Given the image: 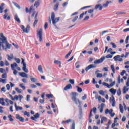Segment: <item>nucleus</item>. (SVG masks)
<instances>
[{
	"label": "nucleus",
	"mask_w": 129,
	"mask_h": 129,
	"mask_svg": "<svg viewBox=\"0 0 129 129\" xmlns=\"http://www.w3.org/2000/svg\"><path fill=\"white\" fill-rule=\"evenodd\" d=\"M18 65L17 64L16 62L11 64V69L12 70H14V69H16L15 68V67H18Z\"/></svg>",
	"instance_id": "obj_20"
},
{
	"label": "nucleus",
	"mask_w": 129,
	"mask_h": 129,
	"mask_svg": "<svg viewBox=\"0 0 129 129\" xmlns=\"http://www.w3.org/2000/svg\"><path fill=\"white\" fill-rule=\"evenodd\" d=\"M119 58H120V55H116L113 57V59L114 60V61H117L118 59H119Z\"/></svg>",
	"instance_id": "obj_30"
},
{
	"label": "nucleus",
	"mask_w": 129,
	"mask_h": 129,
	"mask_svg": "<svg viewBox=\"0 0 129 129\" xmlns=\"http://www.w3.org/2000/svg\"><path fill=\"white\" fill-rule=\"evenodd\" d=\"M38 23V19H35V21L33 23V26L35 27L36 25H37V23Z\"/></svg>",
	"instance_id": "obj_54"
},
{
	"label": "nucleus",
	"mask_w": 129,
	"mask_h": 129,
	"mask_svg": "<svg viewBox=\"0 0 129 129\" xmlns=\"http://www.w3.org/2000/svg\"><path fill=\"white\" fill-rule=\"evenodd\" d=\"M92 116V110L90 111V115L89 117V122L90 123L92 122V120L91 119V118Z\"/></svg>",
	"instance_id": "obj_22"
},
{
	"label": "nucleus",
	"mask_w": 129,
	"mask_h": 129,
	"mask_svg": "<svg viewBox=\"0 0 129 129\" xmlns=\"http://www.w3.org/2000/svg\"><path fill=\"white\" fill-rule=\"evenodd\" d=\"M119 109L120 110V112H121V113H123V106H122V105L121 104H119Z\"/></svg>",
	"instance_id": "obj_19"
},
{
	"label": "nucleus",
	"mask_w": 129,
	"mask_h": 129,
	"mask_svg": "<svg viewBox=\"0 0 129 129\" xmlns=\"http://www.w3.org/2000/svg\"><path fill=\"white\" fill-rule=\"evenodd\" d=\"M30 97H31V95H27L26 96V100L27 101H30Z\"/></svg>",
	"instance_id": "obj_53"
},
{
	"label": "nucleus",
	"mask_w": 129,
	"mask_h": 129,
	"mask_svg": "<svg viewBox=\"0 0 129 129\" xmlns=\"http://www.w3.org/2000/svg\"><path fill=\"white\" fill-rule=\"evenodd\" d=\"M18 97L19 98L20 102L22 101V99L24 98V97L22 95H19Z\"/></svg>",
	"instance_id": "obj_50"
},
{
	"label": "nucleus",
	"mask_w": 129,
	"mask_h": 129,
	"mask_svg": "<svg viewBox=\"0 0 129 129\" xmlns=\"http://www.w3.org/2000/svg\"><path fill=\"white\" fill-rule=\"evenodd\" d=\"M128 91V88L126 87V86H124L123 89V94H125L126 93V92Z\"/></svg>",
	"instance_id": "obj_25"
},
{
	"label": "nucleus",
	"mask_w": 129,
	"mask_h": 129,
	"mask_svg": "<svg viewBox=\"0 0 129 129\" xmlns=\"http://www.w3.org/2000/svg\"><path fill=\"white\" fill-rule=\"evenodd\" d=\"M51 21L52 22V24L55 27H56V23H58L59 22V20H60V18H55V14L54 13H52L51 14Z\"/></svg>",
	"instance_id": "obj_2"
},
{
	"label": "nucleus",
	"mask_w": 129,
	"mask_h": 129,
	"mask_svg": "<svg viewBox=\"0 0 129 129\" xmlns=\"http://www.w3.org/2000/svg\"><path fill=\"white\" fill-rule=\"evenodd\" d=\"M59 6V3H56V4L54 7V10L57 11L58 10V7Z\"/></svg>",
	"instance_id": "obj_36"
},
{
	"label": "nucleus",
	"mask_w": 129,
	"mask_h": 129,
	"mask_svg": "<svg viewBox=\"0 0 129 129\" xmlns=\"http://www.w3.org/2000/svg\"><path fill=\"white\" fill-rule=\"evenodd\" d=\"M102 85H103L104 86H106V87H107V88H110L109 85L106 83L103 82Z\"/></svg>",
	"instance_id": "obj_31"
},
{
	"label": "nucleus",
	"mask_w": 129,
	"mask_h": 129,
	"mask_svg": "<svg viewBox=\"0 0 129 129\" xmlns=\"http://www.w3.org/2000/svg\"><path fill=\"white\" fill-rule=\"evenodd\" d=\"M97 78H101V77H102V74L100 73H97Z\"/></svg>",
	"instance_id": "obj_48"
},
{
	"label": "nucleus",
	"mask_w": 129,
	"mask_h": 129,
	"mask_svg": "<svg viewBox=\"0 0 129 129\" xmlns=\"http://www.w3.org/2000/svg\"><path fill=\"white\" fill-rule=\"evenodd\" d=\"M34 116L35 118H39L40 117V114L37 113L35 115H34Z\"/></svg>",
	"instance_id": "obj_45"
},
{
	"label": "nucleus",
	"mask_w": 129,
	"mask_h": 129,
	"mask_svg": "<svg viewBox=\"0 0 129 129\" xmlns=\"http://www.w3.org/2000/svg\"><path fill=\"white\" fill-rule=\"evenodd\" d=\"M78 19V16H76L74 19L73 20V23H74L75 22H76V21H77V20Z\"/></svg>",
	"instance_id": "obj_60"
},
{
	"label": "nucleus",
	"mask_w": 129,
	"mask_h": 129,
	"mask_svg": "<svg viewBox=\"0 0 129 129\" xmlns=\"http://www.w3.org/2000/svg\"><path fill=\"white\" fill-rule=\"evenodd\" d=\"M19 86H20L21 88H22L23 90H25L26 89V87L24 86V84H20L19 85Z\"/></svg>",
	"instance_id": "obj_37"
},
{
	"label": "nucleus",
	"mask_w": 129,
	"mask_h": 129,
	"mask_svg": "<svg viewBox=\"0 0 129 129\" xmlns=\"http://www.w3.org/2000/svg\"><path fill=\"white\" fill-rule=\"evenodd\" d=\"M109 67H105L102 69V71H104V72H108V69Z\"/></svg>",
	"instance_id": "obj_32"
},
{
	"label": "nucleus",
	"mask_w": 129,
	"mask_h": 129,
	"mask_svg": "<svg viewBox=\"0 0 129 129\" xmlns=\"http://www.w3.org/2000/svg\"><path fill=\"white\" fill-rule=\"evenodd\" d=\"M19 75L23 77V78H28V75L25 73H20Z\"/></svg>",
	"instance_id": "obj_13"
},
{
	"label": "nucleus",
	"mask_w": 129,
	"mask_h": 129,
	"mask_svg": "<svg viewBox=\"0 0 129 129\" xmlns=\"http://www.w3.org/2000/svg\"><path fill=\"white\" fill-rule=\"evenodd\" d=\"M112 100H111V98H110V102H112V106L113 107H114L115 106V99H114V97L112 96Z\"/></svg>",
	"instance_id": "obj_10"
},
{
	"label": "nucleus",
	"mask_w": 129,
	"mask_h": 129,
	"mask_svg": "<svg viewBox=\"0 0 129 129\" xmlns=\"http://www.w3.org/2000/svg\"><path fill=\"white\" fill-rule=\"evenodd\" d=\"M15 107L16 111H19V110H23V107L18 106V105H17V103L15 104Z\"/></svg>",
	"instance_id": "obj_12"
},
{
	"label": "nucleus",
	"mask_w": 129,
	"mask_h": 129,
	"mask_svg": "<svg viewBox=\"0 0 129 129\" xmlns=\"http://www.w3.org/2000/svg\"><path fill=\"white\" fill-rule=\"evenodd\" d=\"M4 19L5 20H7V21H10L11 17L9 16V14L8 13H6L4 16Z\"/></svg>",
	"instance_id": "obj_15"
},
{
	"label": "nucleus",
	"mask_w": 129,
	"mask_h": 129,
	"mask_svg": "<svg viewBox=\"0 0 129 129\" xmlns=\"http://www.w3.org/2000/svg\"><path fill=\"white\" fill-rule=\"evenodd\" d=\"M71 88H72V85H71V84H69L64 88V90H68L71 89Z\"/></svg>",
	"instance_id": "obj_18"
},
{
	"label": "nucleus",
	"mask_w": 129,
	"mask_h": 129,
	"mask_svg": "<svg viewBox=\"0 0 129 129\" xmlns=\"http://www.w3.org/2000/svg\"><path fill=\"white\" fill-rule=\"evenodd\" d=\"M21 28L24 33L28 34V33L30 32V26L29 25H27L26 28H25V26L24 25H21Z\"/></svg>",
	"instance_id": "obj_7"
},
{
	"label": "nucleus",
	"mask_w": 129,
	"mask_h": 129,
	"mask_svg": "<svg viewBox=\"0 0 129 129\" xmlns=\"http://www.w3.org/2000/svg\"><path fill=\"white\" fill-rule=\"evenodd\" d=\"M32 11H33L34 12H35V9H34V6L33 5H31L30 8V11H29L30 14H31V12H32Z\"/></svg>",
	"instance_id": "obj_34"
},
{
	"label": "nucleus",
	"mask_w": 129,
	"mask_h": 129,
	"mask_svg": "<svg viewBox=\"0 0 129 129\" xmlns=\"http://www.w3.org/2000/svg\"><path fill=\"white\" fill-rule=\"evenodd\" d=\"M40 3L41 0H37L34 3V7H35L36 8H38L40 6Z\"/></svg>",
	"instance_id": "obj_11"
},
{
	"label": "nucleus",
	"mask_w": 129,
	"mask_h": 129,
	"mask_svg": "<svg viewBox=\"0 0 129 129\" xmlns=\"http://www.w3.org/2000/svg\"><path fill=\"white\" fill-rule=\"evenodd\" d=\"M109 4V2L107 1L106 4L103 5V8H107L108 7V4Z\"/></svg>",
	"instance_id": "obj_35"
},
{
	"label": "nucleus",
	"mask_w": 129,
	"mask_h": 129,
	"mask_svg": "<svg viewBox=\"0 0 129 129\" xmlns=\"http://www.w3.org/2000/svg\"><path fill=\"white\" fill-rule=\"evenodd\" d=\"M54 64H61V61L59 60H54Z\"/></svg>",
	"instance_id": "obj_61"
},
{
	"label": "nucleus",
	"mask_w": 129,
	"mask_h": 129,
	"mask_svg": "<svg viewBox=\"0 0 129 129\" xmlns=\"http://www.w3.org/2000/svg\"><path fill=\"white\" fill-rule=\"evenodd\" d=\"M7 56L9 61H12V59H14V55H13V53L10 54V55L8 54L7 55Z\"/></svg>",
	"instance_id": "obj_17"
},
{
	"label": "nucleus",
	"mask_w": 129,
	"mask_h": 129,
	"mask_svg": "<svg viewBox=\"0 0 129 129\" xmlns=\"http://www.w3.org/2000/svg\"><path fill=\"white\" fill-rule=\"evenodd\" d=\"M46 97H47V98H52V97H53V95L51 94H46Z\"/></svg>",
	"instance_id": "obj_42"
},
{
	"label": "nucleus",
	"mask_w": 129,
	"mask_h": 129,
	"mask_svg": "<svg viewBox=\"0 0 129 129\" xmlns=\"http://www.w3.org/2000/svg\"><path fill=\"white\" fill-rule=\"evenodd\" d=\"M4 7H5V4L2 3L1 4V6H0V13L1 14H2L3 13V11H4V9H5V8Z\"/></svg>",
	"instance_id": "obj_21"
},
{
	"label": "nucleus",
	"mask_w": 129,
	"mask_h": 129,
	"mask_svg": "<svg viewBox=\"0 0 129 129\" xmlns=\"http://www.w3.org/2000/svg\"><path fill=\"white\" fill-rule=\"evenodd\" d=\"M110 45H112V48H114V49L115 48H116V45H115V43H113V42H111V43H110Z\"/></svg>",
	"instance_id": "obj_43"
},
{
	"label": "nucleus",
	"mask_w": 129,
	"mask_h": 129,
	"mask_svg": "<svg viewBox=\"0 0 129 129\" xmlns=\"http://www.w3.org/2000/svg\"><path fill=\"white\" fill-rule=\"evenodd\" d=\"M15 90L17 91V92H18V93L19 94H21L22 92H23V90H22V89H19V88H16Z\"/></svg>",
	"instance_id": "obj_29"
},
{
	"label": "nucleus",
	"mask_w": 129,
	"mask_h": 129,
	"mask_svg": "<svg viewBox=\"0 0 129 129\" xmlns=\"http://www.w3.org/2000/svg\"><path fill=\"white\" fill-rule=\"evenodd\" d=\"M14 60L16 61V62L18 63V64H20L21 63V59L20 58H14Z\"/></svg>",
	"instance_id": "obj_41"
},
{
	"label": "nucleus",
	"mask_w": 129,
	"mask_h": 129,
	"mask_svg": "<svg viewBox=\"0 0 129 129\" xmlns=\"http://www.w3.org/2000/svg\"><path fill=\"white\" fill-rule=\"evenodd\" d=\"M99 94H100V95H102L103 96H104V95H105V93H106V91H103V90H100L99 91Z\"/></svg>",
	"instance_id": "obj_24"
},
{
	"label": "nucleus",
	"mask_w": 129,
	"mask_h": 129,
	"mask_svg": "<svg viewBox=\"0 0 129 129\" xmlns=\"http://www.w3.org/2000/svg\"><path fill=\"white\" fill-rule=\"evenodd\" d=\"M106 120V117H103L101 119V123H103V121H105Z\"/></svg>",
	"instance_id": "obj_39"
},
{
	"label": "nucleus",
	"mask_w": 129,
	"mask_h": 129,
	"mask_svg": "<svg viewBox=\"0 0 129 129\" xmlns=\"http://www.w3.org/2000/svg\"><path fill=\"white\" fill-rule=\"evenodd\" d=\"M12 70L14 71L13 74H14V75H17V74H18V71H17L16 69H14Z\"/></svg>",
	"instance_id": "obj_58"
},
{
	"label": "nucleus",
	"mask_w": 129,
	"mask_h": 129,
	"mask_svg": "<svg viewBox=\"0 0 129 129\" xmlns=\"http://www.w3.org/2000/svg\"><path fill=\"white\" fill-rule=\"evenodd\" d=\"M38 71H39V72H40V73H43V68H42V66L41 65L38 66Z\"/></svg>",
	"instance_id": "obj_26"
},
{
	"label": "nucleus",
	"mask_w": 129,
	"mask_h": 129,
	"mask_svg": "<svg viewBox=\"0 0 129 129\" xmlns=\"http://www.w3.org/2000/svg\"><path fill=\"white\" fill-rule=\"evenodd\" d=\"M109 91L112 94V95H115V93H116V90L113 88L110 89Z\"/></svg>",
	"instance_id": "obj_16"
},
{
	"label": "nucleus",
	"mask_w": 129,
	"mask_h": 129,
	"mask_svg": "<svg viewBox=\"0 0 129 129\" xmlns=\"http://www.w3.org/2000/svg\"><path fill=\"white\" fill-rule=\"evenodd\" d=\"M6 72V70L3 68L0 69V73H5Z\"/></svg>",
	"instance_id": "obj_49"
},
{
	"label": "nucleus",
	"mask_w": 129,
	"mask_h": 129,
	"mask_svg": "<svg viewBox=\"0 0 129 129\" xmlns=\"http://www.w3.org/2000/svg\"><path fill=\"white\" fill-rule=\"evenodd\" d=\"M116 15H125V12H117Z\"/></svg>",
	"instance_id": "obj_51"
},
{
	"label": "nucleus",
	"mask_w": 129,
	"mask_h": 129,
	"mask_svg": "<svg viewBox=\"0 0 129 129\" xmlns=\"http://www.w3.org/2000/svg\"><path fill=\"white\" fill-rule=\"evenodd\" d=\"M104 60H105V57L102 56L100 59L95 60L94 63V64H99L102 63Z\"/></svg>",
	"instance_id": "obj_8"
},
{
	"label": "nucleus",
	"mask_w": 129,
	"mask_h": 129,
	"mask_svg": "<svg viewBox=\"0 0 129 129\" xmlns=\"http://www.w3.org/2000/svg\"><path fill=\"white\" fill-rule=\"evenodd\" d=\"M124 74H125V71L123 70L122 71V72L120 73V75H121V76H123L124 75Z\"/></svg>",
	"instance_id": "obj_59"
},
{
	"label": "nucleus",
	"mask_w": 129,
	"mask_h": 129,
	"mask_svg": "<svg viewBox=\"0 0 129 129\" xmlns=\"http://www.w3.org/2000/svg\"><path fill=\"white\" fill-rule=\"evenodd\" d=\"M16 119H18V120L20 121L21 122H24L25 121V118L23 117H21L19 114H16L15 115Z\"/></svg>",
	"instance_id": "obj_9"
},
{
	"label": "nucleus",
	"mask_w": 129,
	"mask_h": 129,
	"mask_svg": "<svg viewBox=\"0 0 129 129\" xmlns=\"http://www.w3.org/2000/svg\"><path fill=\"white\" fill-rule=\"evenodd\" d=\"M72 53V50H71V51L69 53H68L65 56V58H68V57H69V56H70L71 55V53Z\"/></svg>",
	"instance_id": "obj_52"
},
{
	"label": "nucleus",
	"mask_w": 129,
	"mask_h": 129,
	"mask_svg": "<svg viewBox=\"0 0 129 129\" xmlns=\"http://www.w3.org/2000/svg\"><path fill=\"white\" fill-rule=\"evenodd\" d=\"M72 99L76 104H81V102L79 100V99H77V97H76V94H73L72 95Z\"/></svg>",
	"instance_id": "obj_4"
},
{
	"label": "nucleus",
	"mask_w": 129,
	"mask_h": 129,
	"mask_svg": "<svg viewBox=\"0 0 129 129\" xmlns=\"http://www.w3.org/2000/svg\"><path fill=\"white\" fill-rule=\"evenodd\" d=\"M113 111L112 109H110V110L106 109L105 111V114H108L109 113L111 117H113L115 115V113L112 112Z\"/></svg>",
	"instance_id": "obj_6"
},
{
	"label": "nucleus",
	"mask_w": 129,
	"mask_h": 129,
	"mask_svg": "<svg viewBox=\"0 0 129 129\" xmlns=\"http://www.w3.org/2000/svg\"><path fill=\"white\" fill-rule=\"evenodd\" d=\"M2 78H7V74H4L2 75Z\"/></svg>",
	"instance_id": "obj_64"
},
{
	"label": "nucleus",
	"mask_w": 129,
	"mask_h": 129,
	"mask_svg": "<svg viewBox=\"0 0 129 129\" xmlns=\"http://www.w3.org/2000/svg\"><path fill=\"white\" fill-rule=\"evenodd\" d=\"M22 59V62L21 64H22L23 67L22 68V70L25 72V73H28L29 72V70L27 69V64L25 63V59L24 58H21Z\"/></svg>",
	"instance_id": "obj_5"
},
{
	"label": "nucleus",
	"mask_w": 129,
	"mask_h": 129,
	"mask_svg": "<svg viewBox=\"0 0 129 129\" xmlns=\"http://www.w3.org/2000/svg\"><path fill=\"white\" fill-rule=\"evenodd\" d=\"M121 95V90L120 89V88H119L117 91V95H118V96H120Z\"/></svg>",
	"instance_id": "obj_28"
},
{
	"label": "nucleus",
	"mask_w": 129,
	"mask_h": 129,
	"mask_svg": "<svg viewBox=\"0 0 129 129\" xmlns=\"http://www.w3.org/2000/svg\"><path fill=\"white\" fill-rule=\"evenodd\" d=\"M128 40H129V35H128L126 38V39L125 41V44H127V43H128Z\"/></svg>",
	"instance_id": "obj_55"
},
{
	"label": "nucleus",
	"mask_w": 129,
	"mask_h": 129,
	"mask_svg": "<svg viewBox=\"0 0 129 129\" xmlns=\"http://www.w3.org/2000/svg\"><path fill=\"white\" fill-rule=\"evenodd\" d=\"M13 116L12 115H9L8 118H9L10 121H14V119H13Z\"/></svg>",
	"instance_id": "obj_38"
},
{
	"label": "nucleus",
	"mask_w": 129,
	"mask_h": 129,
	"mask_svg": "<svg viewBox=\"0 0 129 129\" xmlns=\"http://www.w3.org/2000/svg\"><path fill=\"white\" fill-rule=\"evenodd\" d=\"M113 55L111 54H108L105 56V58H106L107 59L110 58L111 59V58H112Z\"/></svg>",
	"instance_id": "obj_40"
},
{
	"label": "nucleus",
	"mask_w": 129,
	"mask_h": 129,
	"mask_svg": "<svg viewBox=\"0 0 129 129\" xmlns=\"http://www.w3.org/2000/svg\"><path fill=\"white\" fill-rule=\"evenodd\" d=\"M11 48H12V44L9 43L7 38L4 35V33H0V51L2 50H7Z\"/></svg>",
	"instance_id": "obj_1"
},
{
	"label": "nucleus",
	"mask_w": 129,
	"mask_h": 129,
	"mask_svg": "<svg viewBox=\"0 0 129 129\" xmlns=\"http://www.w3.org/2000/svg\"><path fill=\"white\" fill-rule=\"evenodd\" d=\"M15 19L18 23H21V20H20V18H19V17H18V15H15Z\"/></svg>",
	"instance_id": "obj_27"
},
{
	"label": "nucleus",
	"mask_w": 129,
	"mask_h": 129,
	"mask_svg": "<svg viewBox=\"0 0 129 129\" xmlns=\"http://www.w3.org/2000/svg\"><path fill=\"white\" fill-rule=\"evenodd\" d=\"M111 69L114 74V73H115V70L114 69V66H113V64L111 65Z\"/></svg>",
	"instance_id": "obj_33"
},
{
	"label": "nucleus",
	"mask_w": 129,
	"mask_h": 129,
	"mask_svg": "<svg viewBox=\"0 0 129 129\" xmlns=\"http://www.w3.org/2000/svg\"><path fill=\"white\" fill-rule=\"evenodd\" d=\"M4 107L0 106V113H3L4 112Z\"/></svg>",
	"instance_id": "obj_57"
},
{
	"label": "nucleus",
	"mask_w": 129,
	"mask_h": 129,
	"mask_svg": "<svg viewBox=\"0 0 129 129\" xmlns=\"http://www.w3.org/2000/svg\"><path fill=\"white\" fill-rule=\"evenodd\" d=\"M115 85V82H113L111 83L110 85H109V86L110 87V88L111 87H112Z\"/></svg>",
	"instance_id": "obj_44"
},
{
	"label": "nucleus",
	"mask_w": 129,
	"mask_h": 129,
	"mask_svg": "<svg viewBox=\"0 0 129 129\" xmlns=\"http://www.w3.org/2000/svg\"><path fill=\"white\" fill-rule=\"evenodd\" d=\"M91 68H95V66L93 64H90L89 66H88V67H87L85 69L86 71H88V70H90V69H91Z\"/></svg>",
	"instance_id": "obj_14"
},
{
	"label": "nucleus",
	"mask_w": 129,
	"mask_h": 129,
	"mask_svg": "<svg viewBox=\"0 0 129 129\" xmlns=\"http://www.w3.org/2000/svg\"><path fill=\"white\" fill-rule=\"evenodd\" d=\"M48 28V23L45 22V25H44V29L46 30Z\"/></svg>",
	"instance_id": "obj_63"
},
{
	"label": "nucleus",
	"mask_w": 129,
	"mask_h": 129,
	"mask_svg": "<svg viewBox=\"0 0 129 129\" xmlns=\"http://www.w3.org/2000/svg\"><path fill=\"white\" fill-rule=\"evenodd\" d=\"M0 66L1 67H4L5 66V63L3 61H0Z\"/></svg>",
	"instance_id": "obj_56"
},
{
	"label": "nucleus",
	"mask_w": 129,
	"mask_h": 129,
	"mask_svg": "<svg viewBox=\"0 0 129 129\" xmlns=\"http://www.w3.org/2000/svg\"><path fill=\"white\" fill-rule=\"evenodd\" d=\"M72 129H75V122H73L72 125Z\"/></svg>",
	"instance_id": "obj_62"
},
{
	"label": "nucleus",
	"mask_w": 129,
	"mask_h": 129,
	"mask_svg": "<svg viewBox=\"0 0 129 129\" xmlns=\"http://www.w3.org/2000/svg\"><path fill=\"white\" fill-rule=\"evenodd\" d=\"M77 88H78V92L81 93L82 92V89L78 86H77Z\"/></svg>",
	"instance_id": "obj_47"
},
{
	"label": "nucleus",
	"mask_w": 129,
	"mask_h": 129,
	"mask_svg": "<svg viewBox=\"0 0 129 129\" xmlns=\"http://www.w3.org/2000/svg\"><path fill=\"white\" fill-rule=\"evenodd\" d=\"M37 38L39 40V42H43V29L41 28L39 30H37Z\"/></svg>",
	"instance_id": "obj_3"
},
{
	"label": "nucleus",
	"mask_w": 129,
	"mask_h": 129,
	"mask_svg": "<svg viewBox=\"0 0 129 129\" xmlns=\"http://www.w3.org/2000/svg\"><path fill=\"white\" fill-rule=\"evenodd\" d=\"M24 115H27V116H28V117H29L30 116V113L28 112L27 111H25L24 113Z\"/></svg>",
	"instance_id": "obj_46"
},
{
	"label": "nucleus",
	"mask_w": 129,
	"mask_h": 129,
	"mask_svg": "<svg viewBox=\"0 0 129 129\" xmlns=\"http://www.w3.org/2000/svg\"><path fill=\"white\" fill-rule=\"evenodd\" d=\"M97 9H99V11H101L102 10V7H101V5H96L95 10H97Z\"/></svg>",
	"instance_id": "obj_23"
}]
</instances>
